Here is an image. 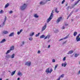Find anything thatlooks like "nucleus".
Wrapping results in <instances>:
<instances>
[{
  "instance_id": "a18cd8bd",
  "label": "nucleus",
  "mask_w": 80,
  "mask_h": 80,
  "mask_svg": "<svg viewBox=\"0 0 80 80\" xmlns=\"http://www.w3.org/2000/svg\"><path fill=\"white\" fill-rule=\"evenodd\" d=\"M46 0V3H47L48 2L50 1V0Z\"/></svg>"
},
{
  "instance_id": "f03ea898",
  "label": "nucleus",
  "mask_w": 80,
  "mask_h": 80,
  "mask_svg": "<svg viewBox=\"0 0 80 80\" xmlns=\"http://www.w3.org/2000/svg\"><path fill=\"white\" fill-rule=\"evenodd\" d=\"M27 7V4H24L22 6H21L20 7V9L21 10H24L25 8Z\"/></svg>"
},
{
  "instance_id": "338daca9",
  "label": "nucleus",
  "mask_w": 80,
  "mask_h": 80,
  "mask_svg": "<svg viewBox=\"0 0 80 80\" xmlns=\"http://www.w3.org/2000/svg\"><path fill=\"white\" fill-rule=\"evenodd\" d=\"M14 17H16V16H14Z\"/></svg>"
},
{
  "instance_id": "6e6552de",
  "label": "nucleus",
  "mask_w": 80,
  "mask_h": 80,
  "mask_svg": "<svg viewBox=\"0 0 80 80\" xmlns=\"http://www.w3.org/2000/svg\"><path fill=\"white\" fill-rule=\"evenodd\" d=\"M6 42V39H3L0 42V43H4Z\"/></svg>"
},
{
  "instance_id": "f3484780",
  "label": "nucleus",
  "mask_w": 80,
  "mask_h": 80,
  "mask_svg": "<svg viewBox=\"0 0 80 80\" xmlns=\"http://www.w3.org/2000/svg\"><path fill=\"white\" fill-rule=\"evenodd\" d=\"M6 58H10V55L9 54L7 55L6 56Z\"/></svg>"
},
{
  "instance_id": "0e129e2a",
  "label": "nucleus",
  "mask_w": 80,
  "mask_h": 80,
  "mask_svg": "<svg viewBox=\"0 0 80 80\" xmlns=\"http://www.w3.org/2000/svg\"><path fill=\"white\" fill-rule=\"evenodd\" d=\"M75 0H72V2H74V1H75Z\"/></svg>"
},
{
  "instance_id": "412c9836",
  "label": "nucleus",
  "mask_w": 80,
  "mask_h": 80,
  "mask_svg": "<svg viewBox=\"0 0 80 80\" xmlns=\"http://www.w3.org/2000/svg\"><path fill=\"white\" fill-rule=\"evenodd\" d=\"M79 2H78V1H77L76 2H75V3H74V6H75L77 5V4L78 3H79Z\"/></svg>"
},
{
  "instance_id": "c85d7f7f",
  "label": "nucleus",
  "mask_w": 80,
  "mask_h": 80,
  "mask_svg": "<svg viewBox=\"0 0 80 80\" xmlns=\"http://www.w3.org/2000/svg\"><path fill=\"white\" fill-rule=\"evenodd\" d=\"M64 77V74H63L62 75H61V76L59 77V78H61V77L62 78H63V77Z\"/></svg>"
},
{
  "instance_id": "49530a36",
  "label": "nucleus",
  "mask_w": 80,
  "mask_h": 80,
  "mask_svg": "<svg viewBox=\"0 0 80 80\" xmlns=\"http://www.w3.org/2000/svg\"><path fill=\"white\" fill-rule=\"evenodd\" d=\"M65 26H63L62 28V29L63 30V29H64L65 28Z\"/></svg>"
},
{
  "instance_id": "79ce46f5",
  "label": "nucleus",
  "mask_w": 80,
  "mask_h": 80,
  "mask_svg": "<svg viewBox=\"0 0 80 80\" xmlns=\"http://www.w3.org/2000/svg\"><path fill=\"white\" fill-rule=\"evenodd\" d=\"M47 37L48 38H50V35H48Z\"/></svg>"
},
{
  "instance_id": "2eb2a0df",
  "label": "nucleus",
  "mask_w": 80,
  "mask_h": 80,
  "mask_svg": "<svg viewBox=\"0 0 80 80\" xmlns=\"http://www.w3.org/2000/svg\"><path fill=\"white\" fill-rule=\"evenodd\" d=\"M45 36L44 35H42L40 37V38H45Z\"/></svg>"
},
{
  "instance_id": "c756f323",
  "label": "nucleus",
  "mask_w": 80,
  "mask_h": 80,
  "mask_svg": "<svg viewBox=\"0 0 80 80\" xmlns=\"http://www.w3.org/2000/svg\"><path fill=\"white\" fill-rule=\"evenodd\" d=\"M29 40H30V41H32L33 40V38H29Z\"/></svg>"
},
{
  "instance_id": "603ef678",
  "label": "nucleus",
  "mask_w": 80,
  "mask_h": 80,
  "mask_svg": "<svg viewBox=\"0 0 80 80\" xmlns=\"http://www.w3.org/2000/svg\"><path fill=\"white\" fill-rule=\"evenodd\" d=\"M22 45H24V44L25 43V42H22Z\"/></svg>"
},
{
  "instance_id": "1a4fd4ad",
  "label": "nucleus",
  "mask_w": 80,
  "mask_h": 80,
  "mask_svg": "<svg viewBox=\"0 0 80 80\" xmlns=\"http://www.w3.org/2000/svg\"><path fill=\"white\" fill-rule=\"evenodd\" d=\"M39 3H40V5H44V4H45V3H47V2H43L42 1H41Z\"/></svg>"
},
{
  "instance_id": "e2e57ef3",
  "label": "nucleus",
  "mask_w": 80,
  "mask_h": 80,
  "mask_svg": "<svg viewBox=\"0 0 80 80\" xmlns=\"http://www.w3.org/2000/svg\"><path fill=\"white\" fill-rule=\"evenodd\" d=\"M80 1V0H78V2H79Z\"/></svg>"
},
{
  "instance_id": "3c124183",
  "label": "nucleus",
  "mask_w": 80,
  "mask_h": 80,
  "mask_svg": "<svg viewBox=\"0 0 80 80\" xmlns=\"http://www.w3.org/2000/svg\"><path fill=\"white\" fill-rule=\"evenodd\" d=\"M12 12H13V11H11L9 12V13H12Z\"/></svg>"
},
{
  "instance_id": "bf43d9fd",
  "label": "nucleus",
  "mask_w": 80,
  "mask_h": 80,
  "mask_svg": "<svg viewBox=\"0 0 80 80\" xmlns=\"http://www.w3.org/2000/svg\"><path fill=\"white\" fill-rule=\"evenodd\" d=\"M70 17V16H69V15L68 17V18H69V17Z\"/></svg>"
},
{
  "instance_id": "6ab92c4d",
  "label": "nucleus",
  "mask_w": 80,
  "mask_h": 80,
  "mask_svg": "<svg viewBox=\"0 0 80 80\" xmlns=\"http://www.w3.org/2000/svg\"><path fill=\"white\" fill-rule=\"evenodd\" d=\"M14 57H15V54H13L10 57V58H14Z\"/></svg>"
},
{
  "instance_id": "9b49d317",
  "label": "nucleus",
  "mask_w": 80,
  "mask_h": 80,
  "mask_svg": "<svg viewBox=\"0 0 80 80\" xmlns=\"http://www.w3.org/2000/svg\"><path fill=\"white\" fill-rule=\"evenodd\" d=\"M15 33L14 32H12L9 35V37H13Z\"/></svg>"
},
{
  "instance_id": "7c9ffc66",
  "label": "nucleus",
  "mask_w": 80,
  "mask_h": 80,
  "mask_svg": "<svg viewBox=\"0 0 80 80\" xmlns=\"http://www.w3.org/2000/svg\"><path fill=\"white\" fill-rule=\"evenodd\" d=\"M34 35V32H32V33L30 34V36L31 37H32V36H33Z\"/></svg>"
},
{
  "instance_id": "4468645a",
  "label": "nucleus",
  "mask_w": 80,
  "mask_h": 80,
  "mask_svg": "<svg viewBox=\"0 0 80 80\" xmlns=\"http://www.w3.org/2000/svg\"><path fill=\"white\" fill-rule=\"evenodd\" d=\"M18 75H19V76L22 75V73L21 72H19L18 73Z\"/></svg>"
},
{
  "instance_id": "f8f14e48",
  "label": "nucleus",
  "mask_w": 80,
  "mask_h": 80,
  "mask_svg": "<svg viewBox=\"0 0 80 80\" xmlns=\"http://www.w3.org/2000/svg\"><path fill=\"white\" fill-rule=\"evenodd\" d=\"M73 52V51L71 50L69 51V52L67 53V54L68 55H69V54H72V53Z\"/></svg>"
},
{
  "instance_id": "20e7f679",
  "label": "nucleus",
  "mask_w": 80,
  "mask_h": 80,
  "mask_svg": "<svg viewBox=\"0 0 80 80\" xmlns=\"http://www.w3.org/2000/svg\"><path fill=\"white\" fill-rule=\"evenodd\" d=\"M62 17H60L57 20L56 22L57 23H58L59 22H60V20H62Z\"/></svg>"
},
{
  "instance_id": "9d476101",
  "label": "nucleus",
  "mask_w": 80,
  "mask_h": 80,
  "mask_svg": "<svg viewBox=\"0 0 80 80\" xmlns=\"http://www.w3.org/2000/svg\"><path fill=\"white\" fill-rule=\"evenodd\" d=\"M3 34H4L5 35H6V34H7L8 33V32L5 31L3 32Z\"/></svg>"
},
{
  "instance_id": "a878e982",
  "label": "nucleus",
  "mask_w": 80,
  "mask_h": 80,
  "mask_svg": "<svg viewBox=\"0 0 80 80\" xmlns=\"http://www.w3.org/2000/svg\"><path fill=\"white\" fill-rule=\"evenodd\" d=\"M78 55H79V54L76 53L75 55V57H77Z\"/></svg>"
},
{
  "instance_id": "58836bf2",
  "label": "nucleus",
  "mask_w": 80,
  "mask_h": 80,
  "mask_svg": "<svg viewBox=\"0 0 80 80\" xmlns=\"http://www.w3.org/2000/svg\"><path fill=\"white\" fill-rule=\"evenodd\" d=\"M65 60H66V57H64L63 58V61H65Z\"/></svg>"
},
{
  "instance_id": "c03bdc74",
  "label": "nucleus",
  "mask_w": 80,
  "mask_h": 80,
  "mask_svg": "<svg viewBox=\"0 0 80 80\" xmlns=\"http://www.w3.org/2000/svg\"><path fill=\"white\" fill-rule=\"evenodd\" d=\"M70 8V6H68L67 8V10H68L69 9V8Z\"/></svg>"
},
{
  "instance_id": "7ed1b4c3",
  "label": "nucleus",
  "mask_w": 80,
  "mask_h": 80,
  "mask_svg": "<svg viewBox=\"0 0 80 80\" xmlns=\"http://www.w3.org/2000/svg\"><path fill=\"white\" fill-rule=\"evenodd\" d=\"M47 23H45L44 26L42 27L41 30L42 32H43V31H44V30L46 29V28H47Z\"/></svg>"
},
{
  "instance_id": "680f3d73",
  "label": "nucleus",
  "mask_w": 80,
  "mask_h": 80,
  "mask_svg": "<svg viewBox=\"0 0 80 80\" xmlns=\"http://www.w3.org/2000/svg\"><path fill=\"white\" fill-rule=\"evenodd\" d=\"M68 6V4H66V6Z\"/></svg>"
},
{
  "instance_id": "69168bd1",
  "label": "nucleus",
  "mask_w": 80,
  "mask_h": 80,
  "mask_svg": "<svg viewBox=\"0 0 80 80\" xmlns=\"http://www.w3.org/2000/svg\"><path fill=\"white\" fill-rule=\"evenodd\" d=\"M0 80H2V78H0Z\"/></svg>"
},
{
  "instance_id": "b1692460",
  "label": "nucleus",
  "mask_w": 80,
  "mask_h": 80,
  "mask_svg": "<svg viewBox=\"0 0 80 80\" xmlns=\"http://www.w3.org/2000/svg\"><path fill=\"white\" fill-rule=\"evenodd\" d=\"M7 16H5V18H4V22H6V21L7 20Z\"/></svg>"
},
{
  "instance_id": "09e8293b",
  "label": "nucleus",
  "mask_w": 80,
  "mask_h": 80,
  "mask_svg": "<svg viewBox=\"0 0 80 80\" xmlns=\"http://www.w3.org/2000/svg\"><path fill=\"white\" fill-rule=\"evenodd\" d=\"M22 31H23V29H21L20 30V32L21 33L22 32Z\"/></svg>"
},
{
  "instance_id": "393cba45",
  "label": "nucleus",
  "mask_w": 80,
  "mask_h": 80,
  "mask_svg": "<svg viewBox=\"0 0 80 80\" xmlns=\"http://www.w3.org/2000/svg\"><path fill=\"white\" fill-rule=\"evenodd\" d=\"M5 22L3 21L2 23L1 24V26H2V27H3V26H4V25H5Z\"/></svg>"
},
{
  "instance_id": "cd10ccee",
  "label": "nucleus",
  "mask_w": 80,
  "mask_h": 80,
  "mask_svg": "<svg viewBox=\"0 0 80 80\" xmlns=\"http://www.w3.org/2000/svg\"><path fill=\"white\" fill-rule=\"evenodd\" d=\"M74 36H76V35H77V32H75L74 33Z\"/></svg>"
},
{
  "instance_id": "a19ab883",
  "label": "nucleus",
  "mask_w": 80,
  "mask_h": 80,
  "mask_svg": "<svg viewBox=\"0 0 80 80\" xmlns=\"http://www.w3.org/2000/svg\"><path fill=\"white\" fill-rule=\"evenodd\" d=\"M64 40V39L63 38H62V39H61L59 40V41H62V40Z\"/></svg>"
},
{
  "instance_id": "4be33fe9",
  "label": "nucleus",
  "mask_w": 80,
  "mask_h": 80,
  "mask_svg": "<svg viewBox=\"0 0 80 80\" xmlns=\"http://www.w3.org/2000/svg\"><path fill=\"white\" fill-rule=\"evenodd\" d=\"M11 51V50H10V49L8 50L7 51V52L6 53V54H8V53H10V52Z\"/></svg>"
},
{
  "instance_id": "bb28decb",
  "label": "nucleus",
  "mask_w": 80,
  "mask_h": 80,
  "mask_svg": "<svg viewBox=\"0 0 80 80\" xmlns=\"http://www.w3.org/2000/svg\"><path fill=\"white\" fill-rule=\"evenodd\" d=\"M55 12H56V13H58V12H59V11H57V8H56L55 9Z\"/></svg>"
},
{
  "instance_id": "5fc2aeb1",
  "label": "nucleus",
  "mask_w": 80,
  "mask_h": 80,
  "mask_svg": "<svg viewBox=\"0 0 80 80\" xmlns=\"http://www.w3.org/2000/svg\"><path fill=\"white\" fill-rule=\"evenodd\" d=\"M47 36H46V37H45L44 38V40L45 39H47Z\"/></svg>"
},
{
  "instance_id": "052dcab7",
  "label": "nucleus",
  "mask_w": 80,
  "mask_h": 80,
  "mask_svg": "<svg viewBox=\"0 0 80 80\" xmlns=\"http://www.w3.org/2000/svg\"><path fill=\"white\" fill-rule=\"evenodd\" d=\"M20 78H18V80H19L20 79Z\"/></svg>"
},
{
  "instance_id": "aec40b11",
  "label": "nucleus",
  "mask_w": 80,
  "mask_h": 80,
  "mask_svg": "<svg viewBox=\"0 0 80 80\" xmlns=\"http://www.w3.org/2000/svg\"><path fill=\"white\" fill-rule=\"evenodd\" d=\"M9 6V4L8 3H7V4H6L5 6V8H7Z\"/></svg>"
},
{
  "instance_id": "0eeeda50",
  "label": "nucleus",
  "mask_w": 80,
  "mask_h": 80,
  "mask_svg": "<svg viewBox=\"0 0 80 80\" xmlns=\"http://www.w3.org/2000/svg\"><path fill=\"white\" fill-rule=\"evenodd\" d=\"M25 65L27 66H30L31 65V62H26Z\"/></svg>"
},
{
  "instance_id": "39448f33",
  "label": "nucleus",
  "mask_w": 80,
  "mask_h": 80,
  "mask_svg": "<svg viewBox=\"0 0 80 80\" xmlns=\"http://www.w3.org/2000/svg\"><path fill=\"white\" fill-rule=\"evenodd\" d=\"M67 65V63L66 62H65L64 63H62V67H65Z\"/></svg>"
},
{
  "instance_id": "dca6fc26",
  "label": "nucleus",
  "mask_w": 80,
  "mask_h": 80,
  "mask_svg": "<svg viewBox=\"0 0 80 80\" xmlns=\"http://www.w3.org/2000/svg\"><path fill=\"white\" fill-rule=\"evenodd\" d=\"M16 72V71H14L12 72L11 73V76H13V75H15V73Z\"/></svg>"
},
{
  "instance_id": "6e6d98bb",
  "label": "nucleus",
  "mask_w": 80,
  "mask_h": 80,
  "mask_svg": "<svg viewBox=\"0 0 80 80\" xmlns=\"http://www.w3.org/2000/svg\"><path fill=\"white\" fill-rule=\"evenodd\" d=\"M50 45H49L48 47V48H50Z\"/></svg>"
},
{
  "instance_id": "13d9d810",
  "label": "nucleus",
  "mask_w": 80,
  "mask_h": 80,
  "mask_svg": "<svg viewBox=\"0 0 80 80\" xmlns=\"http://www.w3.org/2000/svg\"><path fill=\"white\" fill-rule=\"evenodd\" d=\"M60 80V78H59L58 79H57V80Z\"/></svg>"
},
{
  "instance_id": "a211bd4d",
  "label": "nucleus",
  "mask_w": 80,
  "mask_h": 80,
  "mask_svg": "<svg viewBox=\"0 0 80 80\" xmlns=\"http://www.w3.org/2000/svg\"><path fill=\"white\" fill-rule=\"evenodd\" d=\"M11 51V50H14V46H12L10 48V49Z\"/></svg>"
},
{
  "instance_id": "774afa93",
  "label": "nucleus",
  "mask_w": 80,
  "mask_h": 80,
  "mask_svg": "<svg viewBox=\"0 0 80 80\" xmlns=\"http://www.w3.org/2000/svg\"><path fill=\"white\" fill-rule=\"evenodd\" d=\"M48 42H50V40L48 41Z\"/></svg>"
},
{
  "instance_id": "ea45409f",
  "label": "nucleus",
  "mask_w": 80,
  "mask_h": 80,
  "mask_svg": "<svg viewBox=\"0 0 80 80\" xmlns=\"http://www.w3.org/2000/svg\"><path fill=\"white\" fill-rule=\"evenodd\" d=\"M20 33H21L20 32H17L18 35H20Z\"/></svg>"
},
{
  "instance_id": "473e14b6",
  "label": "nucleus",
  "mask_w": 80,
  "mask_h": 80,
  "mask_svg": "<svg viewBox=\"0 0 80 80\" xmlns=\"http://www.w3.org/2000/svg\"><path fill=\"white\" fill-rule=\"evenodd\" d=\"M53 71V69H50V70L49 71L50 73H51V72Z\"/></svg>"
},
{
  "instance_id": "de8ad7c7",
  "label": "nucleus",
  "mask_w": 80,
  "mask_h": 80,
  "mask_svg": "<svg viewBox=\"0 0 80 80\" xmlns=\"http://www.w3.org/2000/svg\"><path fill=\"white\" fill-rule=\"evenodd\" d=\"M80 34H79L76 37L77 38L80 37Z\"/></svg>"
},
{
  "instance_id": "4c0bfd02",
  "label": "nucleus",
  "mask_w": 80,
  "mask_h": 80,
  "mask_svg": "<svg viewBox=\"0 0 80 80\" xmlns=\"http://www.w3.org/2000/svg\"><path fill=\"white\" fill-rule=\"evenodd\" d=\"M58 66V64L56 65L55 66V69H56V68H57V67Z\"/></svg>"
},
{
  "instance_id": "8fccbe9b",
  "label": "nucleus",
  "mask_w": 80,
  "mask_h": 80,
  "mask_svg": "<svg viewBox=\"0 0 80 80\" xmlns=\"http://www.w3.org/2000/svg\"><path fill=\"white\" fill-rule=\"evenodd\" d=\"M38 53H40V51L38 50Z\"/></svg>"
},
{
  "instance_id": "f704fd0d",
  "label": "nucleus",
  "mask_w": 80,
  "mask_h": 80,
  "mask_svg": "<svg viewBox=\"0 0 80 80\" xmlns=\"http://www.w3.org/2000/svg\"><path fill=\"white\" fill-rule=\"evenodd\" d=\"M68 36H67L65 37L64 38H63V39H67V38H68Z\"/></svg>"
},
{
  "instance_id": "37998d69",
  "label": "nucleus",
  "mask_w": 80,
  "mask_h": 80,
  "mask_svg": "<svg viewBox=\"0 0 80 80\" xmlns=\"http://www.w3.org/2000/svg\"><path fill=\"white\" fill-rule=\"evenodd\" d=\"M73 12H71L69 14V16H71L72 15V14Z\"/></svg>"
},
{
  "instance_id": "2f4dec72",
  "label": "nucleus",
  "mask_w": 80,
  "mask_h": 80,
  "mask_svg": "<svg viewBox=\"0 0 80 80\" xmlns=\"http://www.w3.org/2000/svg\"><path fill=\"white\" fill-rule=\"evenodd\" d=\"M40 33H38V34H36V37H38V36H39V35H40Z\"/></svg>"
},
{
  "instance_id": "c9c22d12",
  "label": "nucleus",
  "mask_w": 80,
  "mask_h": 80,
  "mask_svg": "<svg viewBox=\"0 0 80 80\" xmlns=\"http://www.w3.org/2000/svg\"><path fill=\"white\" fill-rule=\"evenodd\" d=\"M52 62H55V59H53L52 60Z\"/></svg>"
},
{
  "instance_id": "ddd939ff",
  "label": "nucleus",
  "mask_w": 80,
  "mask_h": 80,
  "mask_svg": "<svg viewBox=\"0 0 80 80\" xmlns=\"http://www.w3.org/2000/svg\"><path fill=\"white\" fill-rule=\"evenodd\" d=\"M76 40L77 42H78V41H80V37H78L76 38Z\"/></svg>"
},
{
  "instance_id": "5701e85b",
  "label": "nucleus",
  "mask_w": 80,
  "mask_h": 80,
  "mask_svg": "<svg viewBox=\"0 0 80 80\" xmlns=\"http://www.w3.org/2000/svg\"><path fill=\"white\" fill-rule=\"evenodd\" d=\"M34 17H35V18H38V16L36 14H35L34 15Z\"/></svg>"
},
{
  "instance_id": "72a5a7b5",
  "label": "nucleus",
  "mask_w": 80,
  "mask_h": 80,
  "mask_svg": "<svg viewBox=\"0 0 80 80\" xmlns=\"http://www.w3.org/2000/svg\"><path fill=\"white\" fill-rule=\"evenodd\" d=\"M0 13H3V10H1L0 12Z\"/></svg>"
},
{
  "instance_id": "f257e3e1",
  "label": "nucleus",
  "mask_w": 80,
  "mask_h": 80,
  "mask_svg": "<svg viewBox=\"0 0 80 80\" xmlns=\"http://www.w3.org/2000/svg\"><path fill=\"white\" fill-rule=\"evenodd\" d=\"M53 12V10L52 11L51 15H50V16L49 17V18L48 19V20L47 21V23H48V22H50V20H51L52 19L53 17V13H54Z\"/></svg>"
},
{
  "instance_id": "423d86ee",
  "label": "nucleus",
  "mask_w": 80,
  "mask_h": 80,
  "mask_svg": "<svg viewBox=\"0 0 80 80\" xmlns=\"http://www.w3.org/2000/svg\"><path fill=\"white\" fill-rule=\"evenodd\" d=\"M50 68H48L45 71V72L47 73H49L50 72Z\"/></svg>"
},
{
  "instance_id": "864d4df0",
  "label": "nucleus",
  "mask_w": 80,
  "mask_h": 80,
  "mask_svg": "<svg viewBox=\"0 0 80 80\" xmlns=\"http://www.w3.org/2000/svg\"><path fill=\"white\" fill-rule=\"evenodd\" d=\"M66 43V42H64L63 43V45H64V44H65V43Z\"/></svg>"
},
{
  "instance_id": "e433bc0d",
  "label": "nucleus",
  "mask_w": 80,
  "mask_h": 80,
  "mask_svg": "<svg viewBox=\"0 0 80 80\" xmlns=\"http://www.w3.org/2000/svg\"><path fill=\"white\" fill-rule=\"evenodd\" d=\"M65 2V0H63L62 1V4H63V3H64V2Z\"/></svg>"
},
{
  "instance_id": "4d7b16f0",
  "label": "nucleus",
  "mask_w": 80,
  "mask_h": 80,
  "mask_svg": "<svg viewBox=\"0 0 80 80\" xmlns=\"http://www.w3.org/2000/svg\"><path fill=\"white\" fill-rule=\"evenodd\" d=\"M65 26H67L68 25V24H66L64 25Z\"/></svg>"
}]
</instances>
